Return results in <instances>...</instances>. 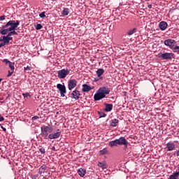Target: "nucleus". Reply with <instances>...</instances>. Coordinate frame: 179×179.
<instances>
[{
	"instance_id": "obj_1",
	"label": "nucleus",
	"mask_w": 179,
	"mask_h": 179,
	"mask_svg": "<svg viewBox=\"0 0 179 179\" xmlns=\"http://www.w3.org/2000/svg\"><path fill=\"white\" fill-rule=\"evenodd\" d=\"M20 24V21L19 20H10L8 21L6 24L2 25V29L1 31V34L3 36H5L9 33V31H12V30H16L17 29V27Z\"/></svg>"
},
{
	"instance_id": "obj_2",
	"label": "nucleus",
	"mask_w": 179,
	"mask_h": 179,
	"mask_svg": "<svg viewBox=\"0 0 179 179\" xmlns=\"http://www.w3.org/2000/svg\"><path fill=\"white\" fill-rule=\"evenodd\" d=\"M164 45L172 50L176 54H179V46L177 45V41L174 39L168 38L164 41Z\"/></svg>"
},
{
	"instance_id": "obj_3",
	"label": "nucleus",
	"mask_w": 179,
	"mask_h": 179,
	"mask_svg": "<svg viewBox=\"0 0 179 179\" xmlns=\"http://www.w3.org/2000/svg\"><path fill=\"white\" fill-rule=\"evenodd\" d=\"M41 136L42 138H43V139H48L50 134H52L54 129L50 125H43L41 127Z\"/></svg>"
},
{
	"instance_id": "obj_4",
	"label": "nucleus",
	"mask_w": 179,
	"mask_h": 179,
	"mask_svg": "<svg viewBox=\"0 0 179 179\" xmlns=\"http://www.w3.org/2000/svg\"><path fill=\"white\" fill-rule=\"evenodd\" d=\"M69 72H71V70L63 69L57 72V76L59 79H65V78L68 76Z\"/></svg>"
},
{
	"instance_id": "obj_5",
	"label": "nucleus",
	"mask_w": 179,
	"mask_h": 179,
	"mask_svg": "<svg viewBox=\"0 0 179 179\" xmlns=\"http://www.w3.org/2000/svg\"><path fill=\"white\" fill-rule=\"evenodd\" d=\"M57 87L60 92L61 97H65V94L66 93V87H65V83L57 84Z\"/></svg>"
},
{
	"instance_id": "obj_6",
	"label": "nucleus",
	"mask_w": 179,
	"mask_h": 179,
	"mask_svg": "<svg viewBox=\"0 0 179 179\" xmlns=\"http://www.w3.org/2000/svg\"><path fill=\"white\" fill-rule=\"evenodd\" d=\"M159 58H161L162 59H169L171 60L173 58H174V53H169V52H165V53H161L159 54Z\"/></svg>"
},
{
	"instance_id": "obj_7",
	"label": "nucleus",
	"mask_w": 179,
	"mask_h": 179,
	"mask_svg": "<svg viewBox=\"0 0 179 179\" xmlns=\"http://www.w3.org/2000/svg\"><path fill=\"white\" fill-rule=\"evenodd\" d=\"M76 86H78V81L76 79H71L68 81L69 90H72V89H75Z\"/></svg>"
},
{
	"instance_id": "obj_8",
	"label": "nucleus",
	"mask_w": 179,
	"mask_h": 179,
	"mask_svg": "<svg viewBox=\"0 0 179 179\" xmlns=\"http://www.w3.org/2000/svg\"><path fill=\"white\" fill-rule=\"evenodd\" d=\"M80 96H82L80 91H78V90H75L71 92V99H74L75 100H79Z\"/></svg>"
},
{
	"instance_id": "obj_9",
	"label": "nucleus",
	"mask_w": 179,
	"mask_h": 179,
	"mask_svg": "<svg viewBox=\"0 0 179 179\" xmlns=\"http://www.w3.org/2000/svg\"><path fill=\"white\" fill-rule=\"evenodd\" d=\"M98 92H100L103 95V97H106L107 94H110V90L108 87H102L98 90Z\"/></svg>"
},
{
	"instance_id": "obj_10",
	"label": "nucleus",
	"mask_w": 179,
	"mask_h": 179,
	"mask_svg": "<svg viewBox=\"0 0 179 179\" xmlns=\"http://www.w3.org/2000/svg\"><path fill=\"white\" fill-rule=\"evenodd\" d=\"M165 149H166V152H172V150L176 149V144L173 142H169Z\"/></svg>"
},
{
	"instance_id": "obj_11",
	"label": "nucleus",
	"mask_w": 179,
	"mask_h": 179,
	"mask_svg": "<svg viewBox=\"0 0 179 179\" xmlns=\"http://www.w3.org/2000/svg\"><path fill=\"white\" fill-rule=\"evenodd\" d=\"M61 131H57L54 134H50L48 136V139H58L61 136Z\"/></svg>"
},
{
	"instance_id": "obj_12",
	"label": "nucleus",
	"mask_w": 179,
	"mask_h": 179,
	"mask_svg": "<svg viewBox=\"0 0 179 179\" xmlns=\"http://www.w3.org/2000/svg\"><path fill=\"white\" fill-rule=\"evenodd\" d=\"M104 96L99 91L97 93L94 95V101H99V100H101V99H104Z\"/></svg>"
},
{
	"instance_id": "obj_13",
	"label": "nucleus",
	"mask_w": 179,
	"mask_h": 179,
	"mask_svg": "<svg viewBox=\"0 0 179 179\" xmlns=\"http://www.w3.org/2000/svg\"><path fill=\"white\" fill-rule=\"evenodd\" d=\"M117 141V145H127V143L128 141L125 139V137H120Z\"/></svg>"
},
{
	"instance_id": "obj_14",
	"label": "nucleus",
	"mask_w": 179,
	"mask_h": 179,
	"mask_svg": "<svg viewBox=\"0 0 179 179\" xmlns=\"http://www.w3.org/2000/svg\"><path fill=\"white\" fill-rule=\"evenodd\" d=\"M168 26H169V24L165 21H162V22H159V27L160 30H162V31L166 30V29H167Z\"/></svg>"
},
{
	"instance_id": "obj_15",
	"label": "nucleus",
	"mask_w": 179,
	"mask_h": 179,
	"mask_svg": "<svg viewBox=\"0 0 179 179\" xmlns=\"http://www.w3.org/2000/svg\"><path fill=\"white\" fill-rule=\"evenodd\" d=\"M90 90H92V87H90L87 84L83 85V88H82L83 92H90Z\"/></svg>"
},
{
	"instance_id": "obj_16",
	"label": "nucleus",
	"mask_w": 179,
	"mask_h": 179,
	"mask_svg": "<svg viewBox=\"0 0 179 179\" xmlns=\"http://www.w3.org/2000/svg\"><path fill=\"white\" fill-rule=\"evenodd\" d=\"M78 174L80 177H85L86 176V169H83L82 168L78 170Z\"/></svg>"
},
{
	"instance_id": "obj_17",
	"label": "nucleus",
	"mask_w": 179,
	"mask_h": 179,
	"mask_svg": "<svg viewBox=\"0 0 179 179\" xmlns=\"http://www.w3.org/2000/svg\"><path fill=\"white\" fill-rule=\"evenodd\" d=\"M105 106V111H106L107 113H110V111H111V110H113V104L111 103H104Z\"/></svg>"
},
{
	"instance_id": "obj_18",
	"label": "nucleus",
	"mask_w": 179,
	"mask_h": 179,
	"mask_svg": "<svg viewBox=\"0 0 179 179\" xmlns=\"http://www.w3.org/2000/svg\"><path fill=\"white\" fill-rule=\"evenodd\" d=\"M108 146L110 148H114V146H118V141L117 139L115 141H110L108 143Z\"/></svg>"
},
{
	"instance_id": "obj_19",
	"label": "nucleus",
	"mask_w": 179,
	"mask_h": 179,
	"mask_svg": "<svg viewBox=\"0 0 179 179\" xmlns=\"http://www.w3.org/2000/svg\"><path fill=\"white\" fill-rule=\"evenodd\" d=\"M118 122H120V120L117 119H113L110 121V127H117L118 125Z\"/></svg>"
},
{
	"instance_id": "obj_20",
	"label": "nucleus",
	"mask_w": 179,
	"mask_h": 179,
	"mask_svg": "<svg viewBox=\"0 0 179 179\" xmlns=\"http://www.w3.org/2000/svg\"><path fill=\"white\" fill-rule=\"evenodd\" d=\"M46 171H47V166L45 165H43L39 169L38 173L40 174V176H41V174H43V173H45Z\"/></svg>"
},
{
	"instance_id": "obj_21",
	"label": "nucleus",
	"mask_w": 179,
	"mask_h": 179,
	"mask_svg": "<svg viewBox=\"0 0 179 179\" xmlns=\"http://www.w3.org/2000/svg\"><path fill=\"white\" fill-rule=\"evenodd\" d=\"M179 176V171L178 172L173 173L172 175L169 176V179H178Z\"/></svg>"
},
{
	"instance_id": "obj_22",
	"label": "nucleus",
	"mask_w": 179,
	"mask_h": 179,
	"mask_svg": "<svg viewBox=\"0 0 179 179\" xmlns=\"http://www.w3.org/2000/svg\"><path fill=\"white\" fill-rule=\"evenodd\" d=\"M70 10L69 8H64L62 12V15L63 16H68V15H69Z\"/></svg>"
},
{
	"instance_id": "obj_23",
	"label": "nucleus",
	"mask_w": 179,
	"mask_h": 179,
	"mask_svg": "<svg viewBox=\"0 0 179 179\" xmlns=\"http://www.w3.org/2000/svg\"><path fill=\"white\" fill-rule=\"evenodd\" d=\"M136 31H138V29L136 28H134L133 29L129 30L127 34L128 36H132L133 34H135Z\"/></svg>"
},
{
	"instance_id": "obj_24",
	"label": "nucleus",
	"mask_w": 179,
	"mask_h": 179,
	"mask_svg": "<svg viewBox=\"0 0 179 179\" xmlns=\"http://www.w3.org/2000/svg\"><path fill=\"white\" fill-rule=\"evenodd\" d=\"M103 73H104V69H99L96 71V75H97L98 78H100L101 76V75H103Z\"/></svg>"
},
{
	"instance_id": "obj_25",
	"label": "nucleus",
	"mask_w": 179,
	"mask_h": 179,
	"mask_svg": "<svg viewBox=\"0 0 179 179\" xmlns=\"http://www.w3.org/2000/svg\"><path fill=\"white\" fill-rule=\"evenodd\" d=\"M1 40H2L3 43H4V44L6 45H7V44L9 43V39H8L7 36H3V38H1Z\"/></svg>"
},
{
	"instance_id": "obj_26",
	"label": "nucleus",
	"mask_w": 179,
	"mask_h": 179,
	"mask_svg": "<svg viewBox=\"0 0 179 179\" xmlns=\"http://www.w3.org/2000/svg\"><path fill=\"white\" fill-rule=\"evenodd\" d=\"M8 64H9V68L13 72L15 71V62H10Z\"/></svg>"
},
{
	"instance_id": "obj_27",
	"label": "nucleus",
	"mask_w": 179,
	"mask_h": 179,
	"mask_svg": "<svg viewBox=\"0 0 179 179\" xmlns=\"http://www.w3.org/2000/svg\"><path fill=\"white\" fill-rule=\"evenodd\" d=\"M98 114L99 115V118H104L107 117V114L104 113V112L98 111Z\"/></svg>"
},
{
	"instance_id": "obj_28",
	"label": "nucleus",
	"mask_w": 179,
	"mask_h": 179,
	"mask_svg": "<svg viewBox=\"0 0 179 179\" xmlns=\"http://www.w3.org/2000/svg\"><path fill=\"white\" fill-rule=\"evenodd\" d=\"M98 166L102 169H106V162H98Z\"/></svg>"
},
{
	"instance_id": "obj_29",
	"label": "nucleus",
	"mask_w": 179,
	"mask_h": 179,
	"mask_svg": "<svg viewBox=\"0 0 179 179\" xmlns=\"http://www.w3.org/2000/svg\"><path fill=\"white\" fill-rule=\"evenodd\" d=\"M8 36H17V32L15 30L10 31V32L8 34Z\"/></svg>"
},
{
	"instance_id": "obj_30",
	"label": "nucleus",
	"mask_w": 179,
	"mask_h": 179,
	"mask_svg": "<svg viewBox=\"0 0 179 179\" xmlns=\"http://www.w3.org/2000/svg\"><path fill=\"white\" fill-rule=\"evenodd\" d=\"M43 27V25H41V24H37L36 26H35V29L36 30H41V28Z\"/></svg>"
},
{
	"instance_id": "obj_31",
	"label": "nucleus",
	"mask_w": 179,
	"mask_h": 179,
	"mask_svg": "<svg viewBox=\"0 0 179 179\" xmlns=\"http://www.w3.org/2000/svg\"><path fill=\"white\" fill-rule=\"evenodd\" d=\"M39 151L41 153V155H44V153H45V149H44V148H40Z\"/></svg>"
},
{
	"instance_id": "obj_32",
	"label": "nucleus",
	"mask_w": 179,
	"mask_h": 179,
	"mask_svg": "<svg viewBox=\"0 0 179 179\" xmlns=\"http://www.w3.org/2000/svg\"><path fill=\"white\" fill-rule=\"evenodd\" d=\"M39 16L44 19V17H45V12H42L41 13L39 14Z\"/></svg>"
},
{
	"instance_id": "obj_33",
	"label": "nucleus",
	"mask_w": 179,
	"mask_h": 179,
	"mask_svg": "<svg viewBox=\"0 0 179 179\" xmlns=\"http://www.w3.org/2000/svg\"><path fill=\"white\" fill-rule=\"evenodd\" d=\"M106 153H107V150L106 149H103L100 151V155H106Z\"/></svg>"
},
{
	"instance_id": "obj_34",
	"label": "nucleus",
	"mask_w": 179,
	"mask_h": 179,
	"mask_svg": "<svg viewBox=\"0 0 179 179\" xmlns=\"http://www.w3.org/2000/svg\"><path fill=\"white\" fill-rule=\"evenodd\" d=\"M13 73V71H8V73L7 75V78H10V76H12Z\"/></svg>"
},
{
	"instance_id": "obj_35",
	"label": "nucleus",
	"mask_w": 179,
	"mask_h": 179,
	"mask_svg": "<svg viewBox=\"0 0 179 179\" xmlns=\"http://www.w3.org/2000/svg\"><path fill=\"white\" fill-rule=\"evenodd\" d=\"M22 96H23L24 97H31L29 93L22 94Z\"/></svg>"
},
{
	"instance_id": "obj_36",
	"label": "nucleus",
	"mask_w": 179,
	"mask_h": 179,
	"mask_svg": "<svg viewBox=\"0 0 179 179\" xmlns=\"http://www.w3.org/2000/svg\"><path fill=\"white\" fill-rule=\"evenodd\" d=\"M24 71H31V67L27 66V67L24 68Z\"/></svg>"
},
{
	"instance_id": "obj_37",
	"label": "nucleus",
	"mask_w": 179,
	"mask_h": 179,
	"mask_svg": "<svg viewBox=\"0 0 179 179\" xmlns=\"http://www.w3.org/2000/svg\"><path fill=\"white\" fill-rule=\"evenodd\" d=\"M40 117L38 116H34L32 117V121H36V120H38Z\"/></svg>"
},
{
	"instance_id": "obj_38",
	"label": "nucleus",
	"mask_w": 179,
	"mask_h": 179,
	"mask_svg": "<svg viewBox=\"0 0 179 179\" xmlns=\"http://www.w3.org/2000/svg\"><path fill=\"white\" fill-rule=\"evenodd\" d=\"M3 62H5V64H9V62H10V61L8 60V59H4L3 60Z\"/></svg>"
},
{
	"instance_id": "obj_39",
	"label": "nucleus",
	"mask_w": 179,
	"mask_h": 179,
	"mask_svg": "<svg viewBox=\"0 0 179 179\" xmlns=\"http://www.w3.org/2000/svg\"><path fill=\"white\" fill-rule=\"evenodd\" d=\"M7 38H8V41H11L12 40H13V38L11 37V36L7 35Z\"/></svg>"
},
{
	"instance_id": "obj_40",
	"label": "nucleus",
	"mask_w": 179,
	"mask_h": 179,
	"mask_svg": "<svg viewBox=\"0 0 179 179\" xmlns=\"http://www.w3.org/2000/svg\"><path fill=\"white\" fill-rule=\"evenodd\" d=\"M2 121H5V117L0 115V122H2Z\"/></svg>"
},
{
	"instance_id": "obj_41",
	"label": "nucleus",
	"mask_w": 179,
	"mask_h": 179,
	"mask_svg": "<svg viewBox=\"0 0 179 179\" xmlns=\"http://www.w3.org/2000/svg\"><path fill=\"white\" fill-rule=\"evenodd\" d=\"M128 141L126 142V144H124L123 145H124V150H127V149H128Z\"/></svg>"
},
{
	"instance_id": "obj_42",
	"label": "nucleus",
	"mask_w": 179,
	"mask_h": 179,
	"mask_svg": "<svg viewBox=\"0 0 179 179\" xmlns=\"http://www.w3.org/2000/svg\"><path fill=\"white\" fill-rule=\"evenodd\" d=\"M5 17H6V16H5V15H1V16L0 17V22L2 21V20H5Z\"/></svg>"
},
{
	"instance_id": "obj_43",
	"label": "nucleus",
	"mask_w": 179,
	"mask_h": 179,
	"mask_svg": "<svg viewBox=\"0 0 179 179\" xmlns=\"http://www.w3.org/2000/svg\"><path fill=\"white\" fill-rule=\"evenodd\" d=\"M37 178H38V174H36L32 176V179H37Z\"/></svg>"
},
{
	"instance_id": "obj_44",
	"label": "nucleus",
	"mask_w": 179,
	"mask_h": 179,
	"mask_svg": "<svg viewBox=\"0 0 179 179\" xmlns=\"http://www.w3.org/2000/svg\"><path fill=\"white\" fill-rule=\"evenodd\" d=\"M1 128L3 131V132H6V128L3 127V126H1Z\"/></svg>"
},
{
	"instance_id": "obj_45",
	"label": "nucleus",
	"mask_w": 179,
	"mask_h": 179,
	"mask_svg": "<svg viewBox=\"0 0 179 179\" xmlns=\"http://www.w3.org/2000/svg\"><path fill=\"white\" fill-rule=\"evenodd\" d=\"M5 45H6V44H4L3 42H2L1 43H0V46L2 47H5Z\"/></svg>"
},
{
	"instance_id": "obj_46",
	"label": "nucleus",
	"mask_w": 179,
	"mask_h": 179,
	"mask_svg": "<svg viewBox=\"0 0 179 179\" xmlns=\"http://www.w3.org/2000/svg\"><path fill=\"white\" fill-rule=\"evenodd\" d=\"M148 8L149 9H152V5H151V4L148 5Z\"/></svg>"
},
{
	"instance_id": "obj_47",
	"label": "nucleus",
	"mask_w": 179,
	"mask_h": 179,
	"mask_svg": "<svg viewBox=\"0 0 179 179\" xmlns=\"http://www.w3.org/2000/svg\"><path fill=\"white\" fill-rule=\"evenodd\" d=\"M52 150H54L55 152V148L54 146L52 147Z\"/></svg>"
},
{
	"instance_id": "obj_48",
	"label": "nucleus",
	"mask_w": 179,
	"mask_h": 179,
	"mask_svg": "<svg viewBox=\"0 0 179 179\" xmlns=\"http://www.w3.org/2000/svg\"><path fill=\"white\" fill-rule=\"evenodd\" d=\"M3 79L2 78H0V83L2 82Z\"/></svg>"
},
{
	"instance_id": "obj_49",
	"label": "nucleus",
	"mask_w": 179,
	"mask_h": 179,
	"mask_svg": "<svg viewBox=\"0 0 179 179\" xmlns=\"http://www.w3.org/2000/svg\"><path fill=\"white\" fill-rule=\"evenodd\" d=\"M0 41H2V38H0Z\"/></svg>"
},
{
	"instance_id": "obj_50",
	"label": "nucleus",
	"mask_w": 179,
	"mask_h": 179,
	"mask_svg": "<svg viewBox=\"0 0 179 179\" xmlns=\"http://www.w3.org/2000/svg\"><path fill=\"white\" fill-rule=\"evenodd\" d=\"M178 92H179V87L178 88Z\"/></svg>"
},
{
	"instance_id": "obj_51",
	"label": "nucleus",
	"mask_w": 179,
	"mask_h": 179,
	"mask_svg": "<svg viewBox=\"0 0 179 179\" xmlns=\"http://www.w3.org/2000/svg\"><path fill=\"white\" fill-rule=\"evenodd\" d=\"M52 1H57V0H52Z\"/></svg>"
},
{
	"instance_id": "obj_52",
	"label": "nucleus",
	"mask_w": 179,
	"mask_h": 179,
	"mask_svg": "<svg viewBox=\"0 0 179 179\" xmlns=\"http://www.w3.org/2000/svg\"><path fill=\"white\" fill-rule=\"evenodd\" d=\"M0 48H1V46L0 45Z\"/></svg>"
},
{
	"instance_id": "obj_53",
	"label": "nucleus",
	"mask_w": 179,
	"mask_h": 179,
	"mask_svg": "<svg viewBox=\"0 0 179 179\" xmlns=\"http://www.w3.org/2000/svg\"><path fill=\"white\" fill-rule=\"evenodd\" d=\"M0 34H1V30H0Z\"/></svg>"
},
{
	"instance_id": "obj_54",
	"label": "nucleus",
	"mask_w": 179,
	"mask_h": 179,
	"mask_svg": "<svg viewBox=\"0 0 179 179\" xmlns=\"http://www.w3.org/2000/svg\"><path fill=\"white\" fill-rule=\"evenodd\" d=\"M57 131H59V129H57Z\"/></svg>"
}]
</instances>
